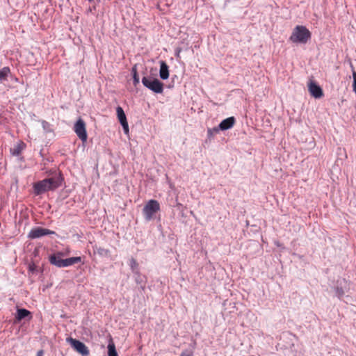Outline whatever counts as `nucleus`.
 I'll list each match as a JSON object with an SVG mask.
<instances>
[{"label":"nucleus","mask_w":356,"mask_h":356,"mask_svg":"<svg viewBox=\"0 0 356 356\" xmlns=\"http://www.w3.org/2000/svg\"><path fill=\"white\" fill-rule=\"evenodd\" d=\"M61 185L59 177H51L38 181L33 185L34 193L36 195L42 194L49 191H53Z\"/></svg>","instance_id":"f257e3e1"},{"label":"nucleus","mask_w":356,"mask_h":356,"mask_svg":"<svg viewBox=\"0 0 356 356\" xmlns=\"http://www.w3.org/2000/svg\"><path fill=\"white\" fill-rule=\"evenodd\" d=\"M311 36V32L306 26L298 25L293 29L289 40L293 43L306 44Z\"/></svg>","instance_id":"f03ea898"},{"label":"nucleus","mask_w":356,"mask_h":356,"mask_svg":"<svg viewBox=\"0 0 356 356\" xmlns=\"http://www.w3.org/2000/svg\"><path fill=\"white\" fill-rule=\"evenodd\" d=\"M160 211V204L157 200H150L144 206L143 213L146 220L153 219L154 215Z\"/></svg>","instance_id":"7ed1b4c3"},{"label":"nucleus","mask_w":356,"mask_h":356,"mask_svg":"<svg viewBox=\"0 0 356 356\" xmlns=\"http://www.w3.org/2000/svg\"><path fill=\"white\" fill-rule=\"evenodd\" d=\"M143 84L156 93H162L163 91V83L156 78L144 76L142 79Z\"/></svg>","instance_id":"20e7f679"},{"label":"nucleus","mask_w":356,"mask_h":356,"mask_svg":"<svg viewBox=\"0 0 356 356\" xmlns=\"http://www.w3.org/2000/svg\"><path fill=\"white\" fill-rule=\"evenodd\" d=\"M67 341L70 343L72 347L79 353L83 356H88L89 355V350L88 347L81 341L73 339L72 337L67 338Z\"/></svg>","instance_id":"39448f33"},{"label":"nucleus","mask_w":356,"mask_h":356,"mask_svg":"<svg viewBox=\"0 0 356 356\" xmlns=\"http://www.w3.org/2000/svg\"><path fill=\"white\" fill-rule=\"evenodd\" d=\"M74 131L77 135V136L81 139L83 142H86L87 140V132L86 128V123L83 119L79 118L74 124Z\"/></svg>","instance_id":"423d86ee"},{"label":"nucleus","mask_w":356,"mask_h":356,"mask_svg":"<svg viewBox=\"0 0 356 356\" xmlns=\"http://www.w3.org/2000/svg\"><path fill=\"white\" fill-rule=\"evenodd\" d=\"M55 234V232L49 229L38 227L32 229L29 233L28 237L31 239L40 238L46 235Z\"/></svg>","instance_id":"0eeeda50"},{"label":"nucleus","mask_w":356,"mask_h":356,"mask_svg":"<svg viewBox=\"0 0 356 356\" xmlns=\"http://www.w3.org/2000/svg\"><path fill=\"white\" fill-rule=\"evenodd\" d=\"M308 90L311 95L315 98H321L323 96V92L321 88L312 81L308 84Z\"/></svg>","instance_id":"6e6552de"},{"label":"nucleus","mask_w":356,"mask_h":356,"mask_svg":"<svg viewBox=\"0 0 356 356\" xmlns=\"http://www.w3.org/2000/svg\"><path fill=\"white\" fill-rule=\"evenodd\" d=\"M116 112H117L118 120L120 122V124H122L124 133L127 134L129 132V125H128V122L127 120L125 113H124L122 108L120 106L117 107Z\"/></svg>","instance_id":"1a4fd4ad"},{"label":"nucleus","mask_w":356,"mask_h":356,"mask_svg":"<svg viewBox=\"0 0 356 356\" xmlns=\"http://www.w3.org/2000/svg\"><path fill=\"white\" fill-rule=\"evenodd\" d=\"M63 256H64V254L60 252L51 254L49 257V262L58 268H63V259L61 258Z\"/></svg>","instance_id":"9d476101"},{"label":"nucleus","mask_w":356,"mask_h":356,"mask_svg":"<svg viewBox=\"0 0 356 356\" xmlns=\"http://www.w3.org/2000/svg\"><path fill=\"white\" fill-rule=\"evenodd\" d=\"M235 122L236 120L234 117L227 118L219 124V129L222 131L229 129L234 125Z\"/></svg>","instance_id":"9b49d317"},{"label":"nucleus","mask_w":356,"mask_h":356,"mask_svg":"<svg viewBox=\"0 0 356 356\" xmlns=\"http://www.w3.org/2000/svg\"><path fill=\"white\" fill-rule=\"evenodd\" d=\"M159 76L163 80H165L169 77L168 65L164 61L160 63Z\"/></svg>","instance_id":"f8f14e48"},{"label":"nucleus","mask_w":356,"mask_h":356,"mask_svg":"<svg viewBox=\"0 0 356 356\" xmlns=\"http://www.w3.org/2000/svg\"><path fill=\"white\" fill-rule=\"evenodd\" d=\"M82 259L81 257H70L67 259H63V267H67L70 266H72L75 264L81 262Z\"/></svg>","instance_id":"ddd939ff"},{"label":"nucleus","mask_w":356,"mask_h":356,"mask_svg":"<svg viewBox=\"0 0 356 356\" xmlns=\"http://www.w3.org/2000/svg\"><path fill=\"white\" fill-rule=\"evenodd\" d=\"M25 145L21 142L14 146L13 148L10 149L11 154L14 156H19L22 152Z\"/></svg>","instance_id":"4468645a"},{"label":"nucleus","mask_w":356,"mask_h":356,"mask_svg":"<svg viewBox=\"0 0 356 356\" xmlns=\"http://www.w3.org/2000/svg\"><path fill=\"white\" fill-rule=\"evenodd\" d=\"M31 315V312L26 309H18L17 311L16 318L17 321H21L23 318Z\"/></svg>","instance_id":"2eb2a0df"},{"label":"nucleus","mask_w":356,"mask_h":356,"mask_svg":"<svg viewBox=\"0 0 356 356\" xmlns=\"http://www.w3.org/2000/svg\"><path fill=\"white\" fill-rule=\"evenodd\" d=\"M108 356H118L115 349V343L112 339L110 340L108 345Z\"/></svg>","instance_id":"dca6fc26"},{"label":"nucleus","mask_w":356,"mask_h":356,"mask_svg":"<svg viewBox=\"0 0 356 356\" xmlns=\"http://www.w3.org/2000/svg\"><path fill=\"white\" fill-rule=\"evenodd\" d=\"M10 72V70L8 67H4L0 70V81L6 80Z\"/></svg>","instance_id":"f3484780"},{"label":"nucleus","mask_w":356,"mask_h":356,"mask_svg":"<svg viewBox=\"0 0 356 356\" xmlns=\"http://www.w3.org/2000/svg\"><path fill=\"white\" fill-rule=\"evenodd\" d=\"M133 79L134 86H137L139 83V76L137 74V71L135 67L132 69Z\"/></svg>","instance_id":"a211bd4d"},{"label":"nucleus","mask_w":356,"mask_h":356,"mask_svg":"<svg viewBox=\"0 0 356 356\" xmlns=\"http://www.w3.org/2000/svg\"><path fill=\"white\" fill-rule=\"evenodd\" d=\"M129 265L133 271H134L138 266V264L134 258H131L130 259Z\"/></svg>","instance_id":"6ab92c4d"},{"label":"nucleus","mask_w":356,"mask_h":356,"mask_svg":"<svg viewBox=\"0 0 356 356\" xmlns=\"http://www.w3.org/2000/svg\"><path fill=\"white\" fill-rule=\"evenodd\" d=\"M343 293H344L343 290L341 288L337 287L336 289V294L337 295V296L339 298H341L343 296Z\"/></svg>","instance_id":"aec40b11"},{"label":"nucleus","mask_w":356,"mask_h":356,"mask_svg":"<svg viewBox=\"0 0 356 356\" xmlns=\"http://www.w3.org/2000/svg\"><path fill=\"white\" fill-rule=\"evenodd\" d=\"M180 356H193V353H189L188 351H183Z\"/></svg>","instance_id":"412c9836"},{"label":"nucleus","mask_w":356,"mask_h":356,"mask_svg":"<svg viewBox=\"0 0 356 356\" xmlns=\"http://www.w3.org/2000/svg\"><path fill=\"white\" fill-rule=\"evenodd\" d=\"M43 355H44V352H43V350H39V351L37 353L36 356H43Z\"/></svg>","instance_id":"4be33fe9"},{"label":"nucleus","mask_w":356,"mask_h":356,"mask_svg":"<svg viewBox=\"0 0 356 356\" xmlns=\"http://www.w3.org/2000/svg\"><path fill=\"white\" fill-rule=\"evenodd\" d=\"M213 130H214L215 131H216V132L218 131V129H214Z\"/></svg>","instance_id":"5701e85b"}]
</instances>
